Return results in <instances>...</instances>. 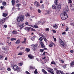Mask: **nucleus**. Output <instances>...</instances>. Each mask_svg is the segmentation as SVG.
Returning <instances> with one entry per match:
<instances>
[{"instance_id":"nucleus-1","label":"nucleus","mask_w":74,"mask_h":74,"mask_svg":"<svg viewBox=\"0 0 74 74\" xmlns=\"http://www.w3.org/2000/svg\"><path fill=\"white\" fill-rule=\"evenodd\" d=\"M64 10H65V9L63 10L64 12L63 13L61 14V18L62 20H65V19H67V18H68L67 14H66V12L64 11Z\"/></svg>"},{"instance_id":"nucleus-2","label":"nucleus","mask_w":74,"mask_h":74,"mask_svg":"<svg viewBox=\"0 0 74 74\" xmlns=\"http://www.w3.org/2000/svg\"><path fill=\"white\" fill-rule=\"evenodd\" d=\"M12 67H13V69L14 71H21V68L18 67L17 65H15L14 64H12Z\"/></svg>"},{"instance_id":"nucleus-3","label":"nucleus","mask_w":74,"mask_h":74,"mask_svg":"<svg viewBox=\"0 0 74 74\" xmlns=\"http://www.w3.org/2000/svg\"><path fill=\"white\" fill-rule=\"evenodd\" d=\"M23 20H24V16L23 15L20 16L17 19V21L18 22H19L21 21V22H23Z\"/></svg>"},{"instance_id":"nucleus-4","label":"nucleus","mask_w":74,"mask_h":74,"mask_svg":"<svg viewBox=\"0 0 74 74\" xmlns=\"http://www.w3.org/2000/svg\"><path fill=\"white\" fill-rule=\"evenodd\" d=\"M61 7H62V4L61 3H59L56 9V11H59L61 9Z\"/></svg>"},{"instance_id":"nucleus-5","label":"nucleus","mask_w":74,"mask_h":74,"mask_svg":"<svg viewBox=\"0 0 74 74\" xmlns=\"http://www.w3.org/2000/svg\"><path fill=\"white\" fill-rule=\"evenodd\" d=\"M59 41L60 45H61L62 47H65V46H66V44L64 43V42H63L62 41L60 38H59Z\"/></svg>"},{"instance_id":"nucleus-6","label":"nucleus","mask_w":74,"mask_h":74,"mask_svg":"<svg viewBox=\"0 0 74 74\" xmlns=\"http://www.w3.org/2000/svg\"><path fill=\"white\" fill-rule=\"evenodd\" d=\"M56 73H57V74H60L59 73H60L61 74H63L64 73L63 71L58 70H57L56 71Z\"/></svg>"},{"instance_id":"nucleus-7","label":"nucleus","mask_w":74,"mask_h":74,"mask_svg":"<svg viewBox=\"0 0 74 74\" xmlns=\"http://www.w3.org/2000/svg\"><path fill=\"white\" fill-rule=\"evenodd\" d=\"M34 4L36 7L40 6V3H39L37 1H35L34 3Z\"/></svg>"},{"instance_id":"nucleus-8","label":"nucleus","mask_w":74,"mask_h":74,"mask_svg":"<svg viewBox=\"0 0 74 74\" xmlns=\"http://www.w3.org/2000/svg\"><path fill=\"white\" fill-rule=\"evenodd\" d=\"M32 49L33 50H34V51H35V49H36V48L37 47V45H34V44H32Z\"/></svg>"},{"instance_id":"nucleus-9","label":"nucleus","mask_w":74,"mask_h":74,"mask_svg":"<svg viewBox=\"0 0 74 74\" xmlns=\"http://www.w3.org/2000/svg\"><path fill=\"white\" fill-rule=\"evenodd\" d=\"M63 10H64V11H65L66 13V11L68 12H70L69 8H68V6H67L66 7V9H64Z\"/></svg>"},{"instance_id":"nucleus-10","label":"nucleus","mask_w":74,"mask_h":74,"mask_svg":"<svg viewBox=\"0 0 74 74\" xmlns=\"http://www.w3.org/2000/svg\"><path fill=\"white\" fill-rule=\"evenodd\" d=\"M5 22V20L4 19H2L0 21V25H3V23Z\"/></svg>"},{"instance_id":"nucleus-11","label":"nucleus","mask_w":74,"mask_h":74,"mask_svg":"<svg viewBox=\"0 0 74 74\" xmlns=\"http://www.w3.org/2000/svg\"><path fill=\"white\" fill-rule=\"evenodd\" d=\"M29 69L30 70H34L35 69V67L33 66H29Z\"/></svg>"},{"instance_id":"nucleus-12","label":"nucleus","mask_w":74,"mask_h":74,"mask_svg":"<svg viewBox=\"0 0 74 74\" xmlns=\"http://www.w3.org/2000/svg\"><path fill=\"white\" fill-rule=\"evenodd\" d=\"M11 3L12 5L14 6L15 4V0H12Z\"/></svg>"},{"instance_id":"nucleus-13","label":"nucleus","mask_w":74,"mask_h":74,"mask_svg":"<svg viewBox=\"0 0 74 74\" xmlns=\"http://www.w3.org/2000/svg\"><path fill=\"white\" fill-rule=\"evenodd\" d=\"M59 3V1L58 0H55L54 1V4H55L56 5H58V3Z\"/></svg>"},{"instance_id":"nucleus-14","label":"nucleus","mask_w":74,"mask_h":74,"mask_svg":"<svg viewBox=\"0 0 74 74\" xmlns=\"http://www.w3.org/2000/svg\"><path fill=\"white\" fill-rule=\"evenodd\" d=\"M28 56L29 58V59H32L33 58H34V57L31 54H29V55Z\"/></svg>"},{"instance_id":"nucleus-15","label":"nucleus","mask_w":74,"mask_h":74,"mask_svg":"<svg viewBox=\"0 0 74 74\" xmlns=\"http://www.w3.org/2000/svg\"><path fill=\"white\" fill-rule=\"evenodd\" d=\"M25 51H26L27 52H29L30 51V49L29 48H26L25 50Z\"/></svg>"},{"instance_id":"nucleus-16","label":"nucleus","mask_w":74,"mask_h":74,"mask_svg":"<svg viewBox=\"0 0 74 74\" xmlns=\"http://www.w3.org/2000/svg\"><path fill=\"white\" fill-rule=\"evenodd\" d=\"M12 33L13 34H17L18 33V32L17 31H15V30L13 31Z\"/></svg>"},{"instance_id":"nucleus-17","label":"nucleus","mask_w":74,"mask_h":74,"mask_svg":"<svg viewBox=\"0 0 74 74\" xmlns=\"http://www.w3.org/2000/svg\"><path fill=\"white\" fill-rule=\"evenodd\" d=\"M20 42H21V40H18L15 42V44H19L20 43Z\"/></svg>"},{"instance_id":"nucleus-18","label":"nucleus","mask_w":74,"mask_h":74,"mask_svg":"<svg viewBox=\"0 0 74 74\" xmlns=\"http://www.w3.org/2000/svg\"><path fill=\"white\" fill-rule=\"evenodd\" d=\"M24 23H23V24H22L21 25H18V26H19V27H21V28H23L24 27Z\"/></svg>"},{"instance_id":"nucleus-19","label":"nucleus","mask_w":74,"mask_h":74,"mask_svg":"<svg viewBox=\"0 0 74 74\" xmlns=\"http://www.w3.org/2000/svg\"><path fill=\"white\" fill-rule=\"evenodd\" d=\"M42 72H43V73L45 74H48V73L47 72L44 70V69H42Z\"/></svg>"},{"instance_id":"nucleus-20","label":"nucleus","mask_w":74,"mask_h":74,"mask_svg":"<svg viewBox=\"0 0 74 74\" xmlns=\"http://www.w3.org/2000/svg\"><path fill=\"white\" fill-rule=\"evenodd\" d=\"M53 27L55 28L56 27V28H58V26L56 24H55L53 25Z\"/></svg>"},{"instance_id":"nucleus-21","label":"nucleus","mask_w":74,"mask_h":74,"mask_svg":"<svg viewBox=\"0 0 74 74\" xmlns=\"http://www.w3.org/2000/svg\"><path fill=\"white\" fill-rule=\"evenodd\" d=\"M3 15L4 17H6V16L8 15V14L6 13H3Z\"/></svg>"},{"instance_id":"nucleus-22","label":"nucleus","mask_w":74,"mask_h":74,"mask_svg":"<svg viewBox=\"0 0 74 74\" xmlns=\"http://www.w3.org/2000/svg\"><path fill=\"white\" fill-rule=\"evenodd\" d=\"M56 6H55V4L53 5L52 7V8H53V9H54V10H56Z\"/></svg>"},{"instance_id":"nucleus-23","label":"nucleus","mask_w":74,"mask_h":74,"mask_svg":"<svg viewBox=\"0 0 74 74\" xmlns=\"http://www.w3.org/2000/svg\"><path fill=\"white\" fill-rule=\"evenodd\" d=\"M2 3L3 5H4V6L7 5V3H6V2L5 1H3Z\"/></svg>"},{"instance_id":"nucleus-24","label":"nucleus","mask_w":74,"mask_h":74,"mask_svg":"<svg viewBox=\"0 0 74 74\" xmlns=\"http://www.w3.org/2000/svg\"><path fill=\"white\" fill-rule=\"evenodd\" d=\"M34 74H38V72L37 71V69H35V71L34 72Z\"/></svg>"},{"instance_id":"nucleus-25","label":"nucleus","mask_w":74,"mask_h":74,"mask_svg":"<svg viewBox=\"0 0 74 74\" xmlns=\"http://www.w3.org/2000/svg\"><path fill=\"white\" fill-rule=\"evenodd\" d=\"M49 72V73H50L52 71V69H50L49 70H47Z\"/></svg>"},{"instance_id":"nucleus-26","label":"nucleus","mask_w":74,"mask_h":74,"mask_svg":"<svg viewBox=\"0 0 74 74\" xmlns=\"http://www.w3.org/2000/svg\"><path fill=\"white\" fill-rule=\"evenodd\" d=\"M48 53H47V52H45L43 53L42 55H43V56H44L45 55H48Z\"/></svg>"},{"instance_id":"nucleus-27","label":"nucleus","mask_w":74,"mask_h":74,"mask_svg":"<svg viewBox=\"0 0 74 74\" xmlns=\"http://www.w3.org/2000/svg\"><path fill=\"white\" fill-rule=\"evenodd\" d=\"M30 28H24V29L25 30H27L28 32H29V31H30Z\"/></svg>"},{"instance_id":"nucleus-28","label":"nucleus","mask_w":74,"mask_h":74,"mask_svg":"<svg viewBox=\"0 0 74 74\" xmlns=\"http://www.w3.org/2000/svg\"><path fill=\"white\" fill-rule=\"evenodd\" d=\"M51 64H54V65H56V63H55V62L54 61H52L51 62Z\"/></svg>"},{"instance_id":"nucleus-29","label":"nucleus","mask_w":74,"mask_h":74,"mask_svg":"<svg viewBox=\"0 0 74 74\" xmlns=\"http://www.w3.org/2000/svg\"><path fill=\"white\" fill-rule=\"evenodd\" d=\"M71 66H74V61H72V62L71 63Z\"/></svg>"},{"instance_id":"nucleus-30","label":"nucleus","mask_w":74,"mask_h":74,"mask_svg":"<svg viewBox=\"0 0 74 74\" xmlns=\"http://www.w3.org/2000/svg\"><path fill=\"white\" fill-rule=\"evenodd\" d=\"M11 41H14V40H16V39L15 38H12L10 39Z\"/></svg>"},{"instance_id":"nucleus-31","label":"nucleus","mask_w":74,"mask_h":74,"mask_svg":"<svg viewBox=\"0 0 74 74\" xmlns=\"http://www.w3.org/2000/svg\"><path fill=\"white\" fill-rule=\"evenodd\" d=\"M41 46L42 48H45V46L44 45V44L41 45Z\"/></svg>"},{"instance_id":"nucleus-32","label":"nucleus","mask_w":74,"mask_h":74,"mask_svg":"<svg viewBox=\"0 0 74 74\" xmlns=\"http://www.w3.org/2000/svg\"><path fill=\"white\" fill-rule=\"evenodd\" d=\"M44 49H40V52L42 53L43 52H44Z\"/></svg>"},{"instance_id":"nucleus-33","label":"nucleus","mask_w":74,"mask_h":74,"mask_svg":"<svg viewBox=\"0 0 74 74\" xmlns=\"http://www.w3.org/2000/svg\"><path fill=\"white\" fill-rule=\"evenodd\" d=\"M20 5H21V4H17L16 5V7H19Z\"/></svg>"},{"instance_id":"nucleus-34","label":"nucleus","mask_w":74,"mask_h":74,"mask_svg":"<svg viewBox=\"0 0 74 74\" xmlns=\"http://www.w3.org/2000/svg\"><path fill=\"white\" fill-rule=\"evenodd\" d=\"M45 30L46 31V32H48V31L49 30V29L48 28H46L45 29Z\"/></svg>"},{"instance_id":"nucleus-35","label":"nucleus","mask_w":74,"mask_h":74,"mask_svg":"<svg viewBox=\"0 0 74 74\" xmlns=\"http://www.w3.org/2000/svg\"><path fill=\"white\" fill-rule=\"evenodd\" d=\"M18 55H23V53L22 52H20L18 54Z\"/></svg>"},{"instance_id":"nucleus-36","label":"nucleus","mask_w":74,"mask_h":74,"mask_svg":"<svg viewBox=\"0 0 74 74\" xmlns=\"http://www.w3.org/2000/svg\"><path fill=\"white\" fill-rule=\"evenodd\" d=\"M5 7L3 6H1V10H3V8H4Z\"/></svg>"},{"instance_id":"nucleus-37","label":"nucleus","mask_w":74,"mask_h":74,"mask_svg":"<svg viewBox=\"0 0 74 74\" xmlns=\"http://www.w3.org/2000/svg\"><path fill=\"white\" fill-rule=\"evenodd\" d=\"M39 40L40 41H42L43 39H42V38L40 37L39 38Z\"/></svg>"},{"instance_id":"nucleus-38","label":"nucleus","mask_w":74,"mask_h":74,"mask_svg":"<svg viewBox=\"0 0 74 74\" xmlns=\"http://www.w3.org/2000/svg\"><path fill=\"white\" fill-rule=\"evenodd\" d=\"M52 32H53V33H56V31H55V30H54L53 29L52 30Z\"/></svg>"},{"instance_id":"nucleus-39","label":"nucleus","mask_w":74,"mask_h":74,"mask_svg":"<svg viewBox=\"0 0 74 74\" xmlns=\"http://www.w3.org/2000/svg\"><path fill=\"white\" fill-rule=\"evenodd\" d=\"M44 40V41H45V42L47 41V38H45H45H43Z\"/></svg>"},{"instance_id":"nucleus-40","label":"nucleus","mask_w":74,"mask_h":74,"mask_svg":"<svg viewBox=\"0 0 74 74\" xmlns=\"http://www.w3.org/2000/svg\"><path fill=\"white\" fill-rule=\"evenodd\" d=\"M18 65H19V66H22V65H23V63H18Z\"/></svg>"},{"instance_id":"nucleus-41","label":"nucleus","mask_w":74,"mask_h":74,"mask_svg":"<svg viewBox=\"0 0 74 74\" xmlns=\"http://www.w3.org/2000/svg\"><path fill=\"white\" fill-rule=\"evenodd\" d=\"M25 73L26 74H30V73H29V72H28V71H25Z\"/></svg>"},{"instance_id":"nucleus-42","label":"nucleus","mask_w":74,"mask_h":74,"mask_svg":"<svg viewBox=\"0 0 74 74\" xmlns=\"http://www.w3.org/2000/svg\"><path fill=\"white\" fill-rule=\"evenodd\" d=\"M68 0V1H69V3H72V2L71 1V0Z\"/></svg>"},{"instance_id":"nucleus-43","label":"nucleus","mask_w":74,"mask_h":74,"mask_svg":"<svg viewBox=\"0 0 74 74\" xmlns=\"http://www.w3.org/2000/svg\"><path fill=\"white\" fill-rule=\"evenodd\" d=\"M70 25H71L72 26H74V23H70Z\"/></svg>"},{"instance_id":"nucleus-44","label":"nucleus","mask_w":74,"mask_h":74,"mask_svg":"<svg viewBox=\"0 0 74 74\" xmlns=\"http://www.w3.org/2000/svg\"><path fill=\"white\" fill-rule=\"evenodd\" d=\"M38 13H41V10L40 9H38Z\"/></svg>"},{"instance_id":"nucleus-45","label":"nucleus","mask_w":74,"mask_h":74,"mask_svg":"<svg viewBox=\"0 0 74 74\" xmlns=\"http://www.w3.org/2000/svg\"><path fill=\"white\" fill-rule=\"evenodd\" d=\"M70 52L71 53H73V52H74V51L73 50H71L70 51Z\"/></svg>"},{"instance_id":"nucleus-46","label":"nucleus","mask_w":74,"mask_h":74,"mask_svg":"<svg viewBox=\"0 0 74 74\" xmlns=\"http://www.w3.org/2000/svg\"><path fill=\"white\" fill-rule=\"evenodd\" d=\"M62 35H63L64 34H66V32H63L62 33Z\"/></svg>"},{"instance_id":"nucleus-47","label":"nucleus","mask_w":74,"mask_h":74,"mask_svg":"<svg viewBox=\"0 0 74 74\" xmlns=\"http://www.w3.org/2000/svg\"><path fill=\"white\" fill-rule=\"evenodd\" d=\"M8 71H11V69L10 68H8L7 69Z\"/></svg>"},{"instance_id":"nucleus-48","label":"nucleus","mask_w":74,"mask_h":74,"mask_svg":"<svg viewBox=\"0 0 74 74\" xmlns=\"http://www.w3.org/2000/svg\"><path fill=\"white\" fill-rule=\"evenodd\" d=\"M34 27H35V28H38V27L37 25H34Z\"/></svg>"},{"instance_id":"nucleus-49","label":"nucleus","mask_w":74,"mask_h":74,"mask_svg":"<svg viewBox=\"0 0 74 74\" xmlns=\"http://www.w3.org/2000/svg\"><path fill=\"white\" fill-rule=\"evenodd\" d=\"M31 30L32 31H36V30L34 29L33 28H32Z\"/></svg>"},{"instance_id":"nucleus-50","label":"nucleus","mask_w":74,"mask_h":74,"mask_svg":"<svg viewBox=\"0 0 74 74\" xmlns=\"http://www.w3.org/2000/svg\"><path fill=\"white\" fill-rule=\"evenodd\" d=\"M40 44L41 45H42V44H43L44 43H43V42H42V41H40Z\"/></svg>"},{"instance_id":"nucleus-51","label":"nucleus","mask_w":74,"mask_h":74,"mask_svg":"<svg viewBox=\"0 0 74 74\" xmlns=\"http://www.w3.org/2000/svg\"><path fill=\"white\" fill-rule=\"evenodd\" d=\"M54 41L55 42H56V38H54Z\"/></svg>"},{"instance_id":"nucleus-52","label":"nucleus","mask_w":74,"mask_h":74,"mask_svg":"<svg viewBox=\"0 0 74 74\" xmlns=\"http://www.w3.org/2000/svg\"><path fill=\"white\" fill-rule=\"evenodd\" d=\"M69 30V28H66V29L65 30L66 32H67Z\"/></svg>"},{"instance_id":"nucleus-53","label":"nucleus","mask_w":74,"mask_h":74,"mask_svg":"<svg viewBox=\"0 0 74 74\" xmlns=\"http://www.w3.org/2000/svg\"><path fill=\"white\" fill-rule=\"evenodd\" d=\"M25 24L26 25H27L29 24V23L28 22H26L25 23Z\"/></svg>"},{"instance_id":"nucleus-54","label":"nucleus","mask_w":74,"mask_h":74,"mask_svg":"<svg viewBox=\"0 0 74 74\" xmlns=\"http://www.w3.org/2000/svg\"><path fill=\"white\" fill-rule=\"evenodd\" d=\"M7 25H4V27H5V28H7Z\"/></svg>"},{"instance_id":"nucleus-55","label":"nucleus","mask_w":74,"mask_h":74,"mask_svg":"<svg viewBox=\"0 0 74 74\" xmlns=\"http://www.w3.org/2000/svg\"><path fill=\"white\" fill-rule=\"evenodd\" d=\"M24 49V47H22L20 48V49L21 50H22V49Z\"/></svg>"},{"instance_id":"nucleus-56","label":"nucleus","mask_w":74,"mask_h":74,"mask_svg":"<svg viewBox=\"0 0 74 74\" xmlns=\"http://www.w3.org/2000/svg\"><path fill=\"white\" fill-rule=\"evenodd\" d=\"M63 68H64V69H65L66 67V65L63 66Z\"/></svg>"},{"instance_id":"nucleus-57","label":"nucleus","mask_w":74,"mask_h":74,"mask_svg":"<svg viewBox=\"0 0 74 74\" xmlns=\"http://www.w3.org/2000/svg\"><path fill=\"white\" fill-rule=\"evenodd\" d=\"M26 42H25V41H24L22 42V43H23V44H26Z\"/></svg>"},{"instance_id":"nucleus-58","label":"nucleus","mask_w":74,"mask_h":74,"mask_svg":"<svg viewBox=\"0 0 74 74\" xmlns=\"http://www.w3.org/2000/svg\"><path fill=\"white\" fill-rule=\"evenodd\" d=\"M27 16H30V14H29V13H27Z\"/></svg>"},{"instance_id":"nucleus-59","label":"nucleus","mask_w":74,"mask_h":74,"mask_svg":"<svg viewBox=\"0 0 74 74\" xmlns=\"http://www.w3.org/2000/svg\"><path fill=\"white\" fill-rule=\"evenodd\" d=\"M49 46L50 47H52V45L51 44H50L49 45Z\"/></svg>"},{"instance_id":"nucleus-60","label":"nucleus","mask_w":74,"mask_h":74,"mask_svg":"<svg viewBox=\"0 0 74 74\" xmlns=\"http://www.w3.org/2000/svg\"><path fill=\"white\" fill-rule=\"evenodd\" d=\"M32 7H30V10H31V11H32Z\"/></svg>"},{"instance_id":"nucleus-61","label":"nucleus","mask_w":74,"mask_h":74,"mask_svg":"<svg viewBox=\"0 0 74 74\" xmlns=\"http://www.w3.org/2000/svg\"><path fill=\"white\" fill-rule=\"evenodd\" d=\"M45 23V21L43 22V23H41V25H43V24H44Z\"/></svg>"},{"instance_id":"nucleus-62","label":"nucleus","mask_w":74,"mask_h":74,"mask_svg":"<svg viewBox=\"0 0 74 74\" xmlns=\"http://www.w3.org/2000/svg\"><path fill=\"white\" fill-rule=\"evenodd\" d=\"M3 57V56H0V59H1V58H2Z\"/></svg>"},{"instance_id":"nucleus-63","label":"nucleus","mask_w":74,"mask_h":74,"mask_svg":"<svg viewBox=\"0 0 74 74\" xmlns=\"http://www.w3.org/2000/svg\"><path fill=\"white\" fill-rule=\"evenodd\" d=\"M42 38H45V36H44L43 35H42Z\"/></svg>"},{"instance_id":"nucleus-64","label":"nucleus","mask_w":74,"mask_h":74,"mask_svg":"<svg viewBox=\"0 0 74 74\" xmlns=\"http://www.w3.org/2000/svg\"><path fill=\"white\" fill-rule=\"evenodd\" d=\"M40 3H42V0H40Z\"/></svg>"}]
</instances>
